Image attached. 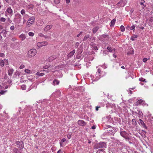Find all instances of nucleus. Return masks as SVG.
<instances>
[{
    "mask_svg": "<svg viewBox=\"0 0 153 153\" xmlns=\"http://www.w3.org/2000/svg\"><path fill=\"white\" fill-rule=\"evenodd\" d=\"M106 148V143L102 142L96 144L94 146V148L95 149L100 148Z\"/></svg>",
    "mask_w": 153,
    "mask_h": 153,
    "instance_id": "1",
    "label": "nucleus"
},
{
    "mask_svg": "<svg viewBox=\"0 0 153 153\" xmlns=\"http://www.w3.org/2000/svg\"><path fill=\"white\" fill-rule=\"evenodd\" d=\"M37 50L35 49H32L28 52L27 56L29 58H31L34 56L37 53Z\"/></svg>",
    "mask_w": 153,
    "mask_h": 153,
    "instance_id": "2",
    "label": "nucleus"
},
{
    "mask_svg": "<svg viewBox=\"0 0 153 153\" xmlns=\"http://www.w3.org/2000/svg\"><path fill=\"white\" fill-rule=\"evenodd\" d=\"M120 134L122 137L124 138L126 140L130 139V137L129 136V135L127 132L123 129L120 130Z\"/></svg>",
    "mask_w": 153,
    "mask_h": 153,
    "instance_id": "3",
    "label": "nucleus"
},
{
    "mask_svg": "<svg viewBox=\"0 0 153 153\" xmlns=\"http://www.w3.org/2000/svg\"><path fill=\"white\" fill-rule=\"evenodd\" d=\"M35 20V18L33 16H32L30 18L27 22V25L30 27L34 22Z\"/></svg>",
    "mask_w": 153,
    "mask_h": 153,
    "instance_id": "4",
    "label": "nucleus"
},
{
    "mask_svg": "<svg viewBox=\"0 0 153 153\" xmlns=\"http://www.w3.org/2000/svg\"><path fill=\"white\" fill-rule=\"evenodd\" d=\"M22 16L19 13H16L15 15L14 20L19 19L18 21L19 22H20L21 21V19L22 18Z\"/></svg>",
    "mask_w": 153,
    "mask_h": 153,
    "instance_id": "5",
    "label": "nucleus"
},
{
    "mask_svg": "<svg viewBox=\"0 0 153 153\" xmlns=\"http://www.w3.org/2000/svg\"><path fill=\"white\" fill-rule=\"evenodd\" d=\"M16 144L18 146L17 147L20 148V149H22L24 147L23 142L22 141H16Z\"/></svg>",
    "mask_w": 153,
    "mask_h": 153,
    "instance_id": "6",
    "label": "nucleus"
},
{
    "mask_svg": "<svg viewBox=\"0 0 153 153\" xmlns=\"http://www.w3.org/2000/svg\"><path fill=\"white\" fill-rule=\"evenodd\" d=\"M101 71L99 68H98L97 69V72H96V74L95 75V77H96L95 81L98 80L100 78V74H101Z\"/></svg>",
    "mask_w": 153,
    "mask_h": 153,
    "instance_id": "7",
    "label": "nucleus"
},
{
    "mask_svg": "<svg viewBox=\"0 0 153 153\" xmlns=\"http://www.w3.org/2000/svg\"><path fill=\"white\" fill-rule=\"evenodd\" d=\"M48 45L47 42L45 41L42 42H38L37 44V46L39 48L43 46H45Z\"/></svg>",
    "mask_w": 153,
    "mask_h": 153,
    "instance_id": "8",
    "label": "nucleus"
},
{
    "mask_svg": "<svg viewBox=\"0 0 153 153\" xmlns=\"http://www.w3.org/2000/svg\"><path fill=\"white\" fill-rule=\"evenodd\" d=\"M75 51L76 50L75 49H74L72 51L69 53L67 56V59H68L71 58L75 53Z\"/></svg>",
    "mask_w": 153,
    "mask_h": 153,
    "instance_id": "9",
    "label": "nucleus"
},
{
    "mask_svg": "<svg viewBox=\"0 0 153 153\" xmlns=\"http://www.w3.org/2000/svg\"><path fill=\"white\" fill-rule=\"evenodd\" d=\"M126 1L125 0H121L119 1L117 5L118 6H120V7H124L126 4Z\"/></svg>",
    "mask_w": 153,
    "mask_h": 153,
    "instance_id": "10",
    "label": "nucleus"
},
{
    "mask_svg": "<svg viewBox=\"0 0 153 153\" xmlns=\"http://www.w3.org/2000/svg\"><path fill=\"white\" fill-rule=\"evenodd\" d=\"M82 51L81 50H78L77 51L76 53L77 55L76 56V58L77 59H81L82 57H81V54L82 53Z\"/></svg>",
    "mask_w": 153,
    "mask_h": 153,
    "instance_id": "11",
    "label": "nucleus"
},
{
    "mask_svg": "<svg viewBox=\"0 0 153 153\" xmlns=\"http://www.w3.org/2000/svg\"><path fill=\"white\" fill-rule=\"evenodd\" d=\"M77 123L78 125L81 126H84L86 124L85 122L82 120H79L77 122Z\"/></svg>",
    "mask_w": 153,
    "mask_h": 153,
    "instance_id": "12",
    "label": "nucleus"
},
{
    "mask_svg": "<svg viewBox=\"0 0 153 153\" xmlns=\"http://www.w3.org/2000/svg\"><path fill=\"white\" fill-rule=\"evenodd\" d=\"M56 57L57 56L56 55H52L49 57L48 58L47 60L49 62H51L55 59Z\"/></svg>",
    "mask_w": 153,
    "mask_h": 153,
    "instance_id": "13",
    "label": "nucleus"
},
{
    "mask_svg": "<svg viewBox=\"0 0 153 153\" xmlns=\"http://www.w3.org/2000/svg\"><path fill=\"white\" fill-rule=\"evenodd\" d=\"M140 122L139 123V125H140L142 126H143L146 129L147 128L144 122L141 119H140L139 120Z\"/></svg>",
    "mask_w": 153,
    "mask_h": 153,
    "instance_id": "14",
    "label": "nucleus"
},
{
    "mask_svg": "<svg viewBox=\"0 0 153 153\" xmlns=\"http://www.w3.org/2000/svg\"><path fill=\"white\" fill-rule=\"evenodd\" d=\"M52 27V25H47L44 29V30L45 32H46L49 30Z\"/></svg>",
    "mask_w": 153,
    "mask_h": 153,
    "instance_id": "15",
    "label": "nucleus"
},
{
    "mask_svg": "<svg viewBox=\"0 0 153 153\" xmlns=\"http://www.w3.org/2000/svg\"><path fill=\"white\" fill-rule=\"evenodd\" d=\"M6 12H7V13L11 15H12L13 14V10L10 7L7 8Z\"/></svg>",
    "mask_w": 153,
    "mask_h": 153,
    "instance_id": "16",
    "label": "nucleus"
},
{
    "mask_svg": "<svg viewBox=\"0 0 153 153\" xmlns=\"http://www.w3.org/2000/svg\"><path fill=\"white\" fill-rule=\"evenodd\" d=\"M19 37L21 39L22 41H23L26 38V36L24 34H22L19 36Z\"/></svg>",
    "mask_w": 153,
    "mask_h": 153,
    "instance_id": "17",
    "label": "nucleus"
},
{
    "mask_svg": "<svg viewBox=\"0 0 153 153\" xmlns=\"http://www.w3.org/2000/svg\"><path fill=\"white\" fill-rule=\"evenodd\" d=\"M23 19L24 20V22H25L27 21V19L29 17V16L27 14H25L23 16Z\"/></svg>",
    "mask_w": 153,
    "mask_h": 153,
    "instance_id": "18",
    "label": "nucleus"
},
{
    "mask_svg": "<svg viewBox=\"0 0 153 153\" xmlns=\"http://www.w3.org/2000/svg\"><path fill=\"white\" fill-rule=\"evenodd\" d=\"M59 82L58 80L57 79H54L53 81L52 84L54 85H57L59 84Z\"/></svg>",
    "mask_w": 153,
    "mask_h": 153,
    "instance_id": "19",
    "label": "nucleus"
},
{
    "mask_svg": "<svg viewBox=\"0 0 153 153\" xmlns=\"http://www.w3.org/2000/svg\"><path fill=\"white\" fill-rule=\"evenodd\" d=\"M13 152L14 153H21L20 149H19L17 148H15L13 149Z\"/></svg>",
    "mask_w": 153,
    "mask_h": 153,
    "instance_id": "20",
    "label": "nucleus"
},
{
    "mask_svg": "<svg viewBox=\"0 0 153 153\" xmlns=\"http://www.w3.org/2000/svg\"><path fill=\"white\" fill-rule=\"evenodd\" d=\"M14 70L12 69H10L8 71V74L9 76H11L13 73Z\"/></svg>",
    "mask_w": 153,
    "mask_h": 153,
    "instance_id": "21",
    "label": "nucleus"
},
{
    "mask_svg": "<svg viewBox=\"0 0 153 153\" xmlns=\"http://www.w3.org/2000/svg\"><path fill=\"white\" fill-rule=\"evenodd\" d=\"M137 36L136 35L134 34L131 37V40L132 41H134L137 37Z\"/></svg>",
    "mask_w": 153,
    "mask_h": 153,
    "instance_id": "22",
    "label": "nucleus"
},
{
    "mask_svg": "<svg viewBox=\"0 0 153 153\" xmlns=\"http://www.w3.org/2000/svg\"><path fill=\"white\" fill-rule=\"evenodd\" d=\"M1 34L3 36L5 37L6 36L7 31L6 30H3L1 32Z\"/></svg>",
    "mask_w": 153,
    "mask_h": 153,
    "instance_id": "23",
    "label": "nucleus"
},
{
    "mask_svg": "<svg viewBox=\"0 0 153 153\" xmlns=\"http://www.w3.org/2000/svg\"><path fill=\"white\" fill-rule=\"evenodd\" d=\"M99 29V27L98 26H96L93 28V32L94 33H95Z\"/></svg>",
    "mask_w": 153,
    "mask_h": 153,
    "instance_id": "24",
    "label": "nucleus"
},
{
    "mask_svg": "<svg viewBox=\"0 0 153 153\" xmlns=\"http://www.w3.org/2000/svg\"><path fill=\"white\" fill-rule=\"evenodd\" d=\"M107 49L108 52H112L113 51V49L110 45L108 46L107 48Z\"/></svg>",
    "mask_w": 153,
    "mask_h": 153,
    "instance_id": "25",
    "label": "nucleus"
},
{
    "mask_svg": "<svg viewBox=\"0 0 153 153\" xmlns=\"http://www.w3.org/2000/svg\"><path fill=\"white\" fill-rule=\"evenodd\" d=\"M116 20L115 19H113V20H112L111 21V25H110L111 26H114V25L115 22H116Z\"/></svg>",
    "mask_w": 153,
    "mask_h": 153,
    "instance_id": "26",
    "label": "nucleus"
},
{
    "mask_svg": "<svg viewBox=\"0 0 153 153\" xmlns=\"http://www.w3.org/2000/svg\"><path fill=\"white\" fill-rule=\"evenodd\" d=\"M4 65V60L2 59H0V65L1 67H3Z\"/></svg>",
    "mask_w": 153,
    "mask_h": 153,
    "instance_id": "27",
    "label": "nucleus"
},
{
    "mask_svg": "<svg viewBox=\"0 0 153 153\" xmlns=\"http://www.w3.org/2000/svg\"><path fill=\"white\" fill-rule=\"evenodd\" d=\"M89 38V35H86L84 39H83V40L84 41H86L88 38Z\"/></svg>",
    "mask_w": 153,
    "mask_h": 153,
    "instance_id": "28",
    "label": "nucleus"
},
{
    "mask_svg": "<svg viewBox=\"0 0 153 153\" xmlns=\"http://www.w3.org/2000/svg\"><path fill=\"white\" fill-rule=\"evenodd\" d=\"M43 23L42 22L40 21H38L37 23V24L38 26H42L43 25Z\"/></svg>",
    "mask_w": 153,
    "mask_h": 153,
    "instance_id": "29",
    "label": "nucleus"
},
{
    "mask_svg": "<svg viewBox=\"0 0 153 153\" xmlns=\"http://www.w3.org/2000/svg\"><path fill=\"white\" fill-rule=\"evenodd\" d=\"M25 13H26V12H25V10L24 9H22L21 11V12H20V13H21V14L22 15V16H24V15H25L26 14H25Z\"/></svg>",
    "mask_w": 153,
    "mask_h": 153,
    "instance_id": "30",
    "label": "nucleus"
},
{
    "mask_svg": "<svg viewBox=\"0 0 153 153\" xmlns=\"http://www.w3.org/2000/svg\"><path fill=\"white\" fill-rule=\"evenodd\" d=\"M108 133L109 135H113L114 134V132L112 130L108 131Z\"/></svg>",
    "mask_w": 153,
    "mask_h": 153,
    "instance_id": "31",
    "label": "nucleus"
},
{
    "mask_svg": "<svg viewBox=\"0 0 153 153\" xmlns=\"http://www.w3.org/2000/svg\"><path fill=\"white\" fill-rule=\"evenodd\" d=\"M132 123L133 125H136L137 124V123L135 119H133L132 120Z\"/></svg>",
    "mask_w": 153,
    "mask_h": 153,
    "instance_id": "32",
    "label": "nucleus"
},
{
    "mask_svg": "<svg viewBox=\"0 0 153 153\" xmlns=\"http://www.w3.org/2000/svg\"><path fill=\"white\" fill-rule=\"evenodd\" d=\"M143 102V100H139L137 102V104H140L142 103Z\"/></svg>",
    "mask_w": 153,
    "mask_h": 153,
    "instance_id": "33",
    "label": "nucleus"
},
{
    "mask_svg": "<svg viewBox=\"0 0 153 153\" xmlns=\"http://www.w3.org/2000/svg\"><path fill=\"white\" fill-rule=\"evenodd\" d=\"M36 75L40 76H42L44 75V73H41L39 72H37L36 73Z\"/></svg>",
    "mask_w": 153,
    "mask_h": 153,
    "instance_id": "34",
    "label": "nucleus"
},
{
    "mask_svg": "<svg viewBox=\"0 0 153 153\" xmlns=\"http://www.w3.org/2000/svg\"><path fill=\"white\" fill-rule=\"evenodd\" d=\"M120 30L122 32H123L125 30V28L124 26L121 25L120 27Z\"/></svg>",
    "mask_w": 153,
    "mask_h": 153,
    "instance_id": "35",
    "label": "nucleus"
},
{
    "mask_svg": "<svg viewBox=\"0 0 153 153\" xmlns=\"http://www.w3.org/2000/svg\"><path fill=\"white\" fill-rule=\"evenodd\" d=\"M27 7L29 9H32L33 7V5H29L27 6Z\"/></svg>",
    "mask_w": 153,
    "mask_h": 153,
    "instance_id": "36",
    "label": "nucleus"
},
{
    "mask_svg": "<svg viewBox=\"0 0 153 153\" xmlns=\"http://www.w3.org/2000/svg\"><path fill=\"white\" fill-rule=\"evenodd\" d=\"M7 91L2 90L0 92V96L4 94Z\"/></svg>",
    "mask_w": 153,
    "mask_h": 153,
    "instance_id": "37",
    "label": "nucleus"
},
{
    "mask_svg": "<svg viewBox=\"0 0 153 153\" xmlns=\"http://www.w3.org/2000/svg\"><path fill=\"white\" fill-rule=\"evenodd\" d=\"M26 86L25 85H22L21 86V89L23 90H25L26 88Z\"/></svg>",
    "mask_w": 153,
    "mask_h": 153,
    "instance_id": "38",
    "label": "nucleus"
},
{
    "mask_svg": "<svg viewBox=\"0 0 153 153\" xmlns=\"http://www.w3.org/2000/svg\"><path fill=\"white\" fill-rule=\"evenodd\" d=\"M6 21L5 18L3 17H1L0 19V21L1 22H4Z\"/></svg>",
    "mask_w": 153,
    "mask_h": 153,
    "instance_id": "39",
    "label": "nucleus"
},
{
    "mask_svg": "<svg viewBox=\"0 0 153 153\" xmlns=\"http://www.w3.org/2000/svg\"><path fill=\"white\" fill-rule=\"evenodd\" d=\"M139 80L140 81L146 82V79L142 77L140 78Z\"/></svg>",
    "mask_w": 153,
    "mask_h": 153,
    "instance_id": "40",
    "label": "nucleus"
},
{
    "mask_svg": "<svg viewBox=\"0 0 153 153\" xmlns=\"http://www.w3.org/2000/svg\"><path fill=\"white\" fill-rule=\"evenodd\" d=\"M92 47L95 50H98L97 46H96L95 45H92Z\"/></svg>",
    "mask_w": 153,
    "mask_h": 153,
    "instance_id": "41",
    "label": "nucleus"
},
{
    "mask_svg": "<svg viewBox=\"0 0 153 153\" xmlns=\"http://www.w3.org/2000/svg\"><path fill=\"white\" fill-rule=\"evenodd\" d=\"M28 35L30 36H33L34 34L33 33L30 32L28 33Z\"/></svg>",
    "mask_w": 153,
    "mask_h": 153,
    "instance_id": "42",
    "label": "nucleus"
},
{
    "mask_svg": "<svg viewBox=\"0 0 153 153\" xmlns=\"http://www.w3.org/2000/svg\"><path fill=\"white\" fill-rule=\"evenodd\" d=\"M25 72L27 74H29L30 72V70L28 69H26L25 70Z\"/></svg>",
    "mask_w": 153,
    "mask_h": 153,
    "instance_id": "43",
    "label": "nucleus"
},
{
    "mask_svg": "<svg viewBox=\"0 0 153 153\" xmlns=\"http://www.w3.org/2000/svg\"><path fill=\"white\" fill-rule=\"evenodd\" d=\"M103 54H108V51L106 50H104L103 51Z\"/></svg>",
    "mask_w": 153,
    "mask_h": 153,
    "instance_id": "44",
    "label": "nucleus"
},
{
    "mask_svg": "<svg viewBox=\"0 0 153 153\" xmlns=\"http://www.w3.org/2000/svg\"><path fill=\"white\" fill-rule=\"evenodd\" d=\"M5 56V54L2 53H0V57H4Z\"/></svg>",
    "mask_w": 153,
    "mask_h": 153,
    "instance_id": "45",
    "label": "nucleus"
},
{
    "mask_svg": "<svg viewBox=\"0 0 153 153\" xmlns=\"http://www.w3.org/2000/svg\"><path fill=\"white\" fill-rule=\"evenodd\" d=\"M46 39L48 40L50 39H51V37L50 36H45L44 37Z\"/></svg>",
    "mask_w": 153,
    "mask_h": 153,
    "instance_id": "46",
    "label": "nucleus"
},
{
    "mask_svg": "<svg viewBox=\"0 0 153 153\" xmlns=\"http://www.w3.org/2000/svg\"><path fill=\"white\" fill-rule=\"evenodd\" d=\"M60 1V0H54V2L56 4H59Z\"/></svg>",
    "mask_w": 153,
    "mask_h": 153,
    "instance_id": "47",
    "label": "nucleus"
},
{
    "mask_svg": "<svg viewBox=\"0 0 153 153\" xmlns=\"http://www.w3.org/2000/svg\"><path fill=\"white\" fill-rule=\"evenodd\" d=\"M66 141V139L65 138H63L62 139L60 143H63L64 142H65Z\"/></svg>",
    "mask_w": 153,
    "mask_h": 153,
    "instance_id": "48",
    "label": "nucleus"
},
{
    "mask_svg": "<svg viewBox=\"0 0 153 153\" xmlns=\"http://www.w3.org/2000/svg\"><path fill=\"white\" fill-rule=\"evenodd\" d=\"M39 36L41 37H44L45 35L42 33H40L39 34Z\"/></svg>",
    "mask_w": 153,
    "mask_h": 153,
    "instance_id": "49",
    "label": "nucleus"
},
{
    "mask_svg": "<svg viewBox=\"0 0 153 153\" xmlns=\"http://www.w3.org/2000/svg\"><path fill=\"white\" fill-rule=\"evenodd\" d=\"M147 59L146 58H144L143 60V61L144 62H146L147 60Z\"/></svg>",
    "mask_w": 153,
    "mask_h": 153,
    "instance_id": "50",
    "label": "nucleus"
},
{
    "mask_svg": "<svg viewBox=\"0 0 153 153\" xmlns=\"http://www.w3.org/2000/svg\"><path fill=\"white\" fill-rule=\"evenodd\" d=\"M15 29V27L14 26H12L10 27V29L12 30H14Z\"/></svg>",
    "mask_w": 153,
    "mask_h": 153,
    "instance_id": "51",
    "label": "nucleus"
},
{
    "mask_svg": "<svg viewBox=\"0 0 153 153\" xmlns=\"http://www.w3.org/2000/svg\"><path fill=\"white\" fill-rule=\"evenodd\" d=\"M25 67V66L24 65H22L20 66L19 68L20 69H22L24 68Z\"/></svg>",
    "mask_w": 153,
    "mask_h": 153,
    "instance_id": "52",
    "label": "nucleus"
},
{
    "mask_svg": "<svg viewBox=\"0 0 153 153\" xmlns=\"http://www.w3.org/2000/svg\"><path fill=\"white\" fill-rule=\"evenodd\" d=\"M102 36H103L104 38H109V36L107 35H103Z\"/></svg>",
    "mask_w": 153,
    "mask_h": 153,
    "instance_id": "53",
    "label": "nucleus"
},
{
    "mask_svg": "<svg viewBox=\"0 0 153 153\" xmlns=\"http://www.w3.org/2000/svg\"><path fill=\"white\" fill-rule=\"evenodd\" d=\"M135 28V27L134 25H133L131 26V27H130V30H134Z\"/></svg>",
    "mask_w": 153,
    "mask_h": 153,
    "instance_id": "54",
    "label": "nucleus"
},
{
    "mask_svg": "<svg viewBox=\"0 0 153 153\" xmlns=\"http://www.w3.org/2000/svg\"><path fill=\"white\" fill-rule=\"evenodd\" d=\"M82 33H83V32H82V31L80 32L79 34L78 35H77V37H79V36H80V35L81 34H82Z\"/></svg>",
    "mask_w": 153,
    "mask_h": 153,
    "instance_id": "55",
    "label": "nucleus"
},
{
    "mask_svg": "<svg viewBox=\"0 0 153 153\" xmlns=\"http://www.w3.org/2000/svg\"><path fill=\"white\" fill-rule=\"evenodd\" d=\"M149 21H150L152 22H153V17H151Z\"/></svg>",
    "mask_w": 153,
    "mask_h": 153,
    "instance_id": "56",
    "label": "nucleus"
},
{
    "mask_svg": "<svg viewBox=\"0 0 153 153\" xmlns=\"http://www.w3.org/2000/svg\"><path fill=\"white\" fill-rule=\"evenodd\" d=\"M96 126L94 125L91 127V128L93 129H94L96 128Z\"/></svg>",
    "mask_w": 153,
    "mask_h": 153,
    "instance_id": "57",
    "label": "nucleus"
},
{
    "mask_svg": "<svg viewBox=\"0 0 153 153\" xmlns=\"http://www.w3.org/2000/svg\"><path fill=\"white\" fill-rule=\"evenodd\" d=\"M79 45V43L78 42H76V44H75V46L76 48Z\"/></svg>",
    "mask_w": 153,
    "mask_h": 153,
    "instance_id": "58",
    "label": "nucleus"
},
{
    "mask_svg": "<svg viewBox=\"0 0 153 153\" xmlns=\"http://www.w3.org/2000/svg\"><path fill=\"white\" fill-rule=\"evenodd\" d=\"M65 1L67 4H68L70 2V0H65Z\"/></svg>",
    "mask_w": 153,
    "mask_h": 153,
    "instance_id": "59",
    "label": "nucleus"
},
{
    "mask_svg": "<svg viewBox=\"0 0 153 153\" xmlns=\"http://www.w3.org/2000/svg\"><path fill=\"white\" fill-rule=\"evenodd\" d=\"M57 153H63L62 151L61 150H59V151L57 152Z\"/></svg>",
    "mask_w": 153,
    "mask_h": 153,
    "instance_id": "60",
    "label": "nucleus"
},
{
    "mask_svg": "<svg viewBox=\"0 0 153 153\" xmlns=\"http://www.w3.org/2000/svg\"><path fill=\"white\" fill-rule=\"evenodd\" d=\"M100 106H97L96 107V111H98V108H100Z\"/></svg>",
    "mask_w": 153,
    "mask_h": 153,
    "instance_id": "61",
    "label": "nucleus"
},
{
    "mask_svg": "<svg viewBox=\"0 0 153 153\" xmlns=\"http://www.w3.org/2000/svg\"><path fill=\"white\" fill-rule=\"evenodd\" d=\"M134 11V10L133 9H131L130 10V13H132Z\"/></svg>",
    "mask_w": 153,
    "mask_h": 153,
    "instance_id": "62",
    "label": "nucleus"
},
{
    "mask_svg": "<svg viewBox=\"0 0 153 153\" xmlns=\"http://www.w3.org/2000/svg\"><path fill=\"white\" fill-rule=\"evenodd\" d=\"M111 127V126L109 125H107L106 126V128H110Z\"/></svg>",
    "mask_w": 153,
    "mask_h": 153,
    "instance_id": "63",
    "label": "nucleus"
},
{
    "mask_svg": "<svg viewBox=\"0 0 153 153\" xmlns=\"http://www.w3.org/2000/svg\"><path fill=\"white\" fill-rule=\"evenodd\" d=\"M67 137L68 138L70 139L71 137V136L70 135H67Z\"/></svg>",
    "mask_w": 153,
    "mask_h": 153,
    "instance_id": "64",
    "label": "nucleus"
}]
</instances>
